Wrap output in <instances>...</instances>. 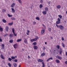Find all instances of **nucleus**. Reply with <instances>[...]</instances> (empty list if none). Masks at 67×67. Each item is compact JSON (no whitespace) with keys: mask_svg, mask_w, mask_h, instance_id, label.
<instances>
[{"mask_svg":"<svg viewBox=\"0 0 67 67\" xmlns=\"http://www.w3.org/2000/svg\"><path fill=\"white\" fill-rule=\"evenodd\" d=\"M56 25L58 28H59L60 30H63L64 29V27L63 25H58L57 24H56Z\"/></svg>","mask_w":67,"mask_h":67,"instance_id":"1","label":"nucleus"},{"mask_svg":"<svg viewBox=\"0 0 67 67\" xmlns=\"http://www.w3.org/2000/svg\"><path fill=\"white\" fill-rule=\"evenodd\" d=\"M37 62H42V64L43 65L42 67H45V64H44V62H43V60L41 59H38Z\"/></svg>","mask_w":67,"mask_h":67,"instance_id":"2","label":"nucleus"},{"mask_svg":"<svg viewBox=\"0 0 67 67\" xmlns=\"http://www.w3.org/2000/svg\"><path fill=\"white\" fill-rule=\"evenodd\" d=\"M15 30H14V29L13 28L12 29V31L13 33V34L14 36H17V35H16V34L15 33V32L14 31Z\"/></svg>","mask_w":67,"mask_h":67,"instance_id":"3","label":"nucleus"},{"mask_svg":"<svg viewBox=\"0 0 67 67\" xmlns=\"http://www.w3.org/2000/svg\"><path fill=\"white\" fill-rule=\"evenodd\" d=\"M56 58H58V59H59L60 60H61V59H62V57H60L58 55L57 56Z\"/></svg>","mask_w":67,"mask_h":67,"instance_id":"4","label":"nucleus"},{"mask_svg":"<svg viewBox=\"0 0 67 67\" xmlns=\"http://www.w3.org/2000/svg\"><path fill=\"white\" fill-rule=\"evenodd\" d=\"M14 48H18V44H15L14 45Z\"/></svg>","mask_w":67,"mask_h":67,"instance_id":"5","label":"nucleus"},{"mask_svg":"<svg viewBox=\"0 0 67 67\" xmlns=\"http://www.w3.org/2000/svg\"><path fill=\"white\" fill-rule=\"evenodd\" d=\"M36 39H31L30 40L31 42H35V41H36Z\"/></svg>","mask_w":67,"mask_h":67,"instance_id":"6","label":"nucleus"},{"mask_svg":"<svg viewBox=\"0 0 67 67\" xmlns=\"http://www.w3.org/2000/svg\"><path fill=\"white\" fill-rule=\"evenodd\" d=\"M62 52L63 50H62V49L61 48L60 49H59V53L60 55H62Z\"/></svg>","mask_w":67,"mask_h":67,"instance_id":"7","label":"nucleus"},{"mask_svg":"<svg viewBox=\"0 0 67 67\" xmlns=\"http://www.w3.org/2000/svg\"><path fill=\"white\" fill-rule=\"evenodd\" d=\"M5 30L7 31V32H8V30H9V27L8 26H7L5 27Z\"/></svg>","mask_w":67,"mask_h":67,"instance_id":"8","label":"nucleus"},{"mask_svg":"<svg viewBox=\"0 0 67 67\" xmlns=\"http://www.w3.org/2000/svg\"><path fill=\"white\" fill-rule=\"evenodd\" d=\"M44 32H45V29L42 30L41 31V34H43V33H44Z\"/></svg>","mask_w":67,"mask_h":67,"instance_id":"9","label":"nucleus"},{"mask_svg":"<svg viewBox=\"0 0 67 67\" xmlns=\"http://www.w3.org/2000/svg\"><path fill=\"white\" fill-rule=\"evenodd\" d=\"M33 47L34 49H37L38 48V47L37 46H34Z\"/></svg>","mask_w":67,"mask_h":67,"instance_id":"10","label":"nucleus"},{"mask_svg":"<svg viewBox=\"0 0 67 67\" xmlns=\"http://www.w3.org/2000/svg\"><path fill=\"white\" fill-rule=\"evenodd\" d=\"M42 13L44 15H45V14H47V12L44 10L42 12Z\"/></svg>","mask_w":67,"mask_h":67,"instance_id":"11","label":"nucleus"},{"mask_svg":"<svg viewBox=\"0 0 67 67\" xmlns=\"http://www.w3.org/2000/svg\"><path fill=\"white\" fill-rule=\"evenodd\" d=\"M60 8H61V6L59 5H58L57 6V8L58 9H60Z\"/></svg>","mask_w":67,"mask_h":67,"instance_id":"12","label":"nucleus"},{"mask_svg":"<svg viewBox=\"0 0 67 67\" xmlns=\"http://www.w3.org/2000/svg\"><path fill=\"white\" fill-rule=\"evenodd\" d=\"M10 38H12L13 37V34H9Z\"/></svg>","mask_w":67,"mask_h":67,"instance_id":"13","label":"nucleus"},{"mask_svg":"<svg viewBox=\"0 0 67 67\" xmlns=\"http://www.w3.org/2000/svg\"><path fill=\"white\" fill-rule=\"evenodd\" d=\"M24 42L25 43V44H28L27 40L26 39H25L24 40Z\"/></svg>","mask_w":67,"mask_h":67,"instance_id":"14","label":"nucleus"},{"mask_svg":"<svg viewBox=\"0 0 67 67\" xmlns=\"http://www.w3.org/2000/svg\"><path fill=\"white\" fill-rule=\"evenodd\" d=\"M15 4L14 3H13L11 5L12 8H14V6H15Z\"/></svg>","mask_w":67,"mask_h":67,"instance_id":"15","label":"nucleus"},{"mask_svg":"<svg viewBox=\"0 0 67 67\" xmlns=\"http://www.w3.org/2000/svg\"><path fill=\"white\" fill-rule=\"evenodd\" d=\"M55 62L57 63H60V61L58 59H57L55 60Z\"/></svg>","mask_w":67,"mask_h":67,"instance_id":"16","label":"nucleus"},{"mask_svg":"<svg viewBox=\"0 0 67 67\" xmlns=\"http://www.w3.org/2000/svg\"><path fill=\"white\" fill-rule=\"evenodd\" d=\"M13 24V22H12V23H10L8 24V25H12Z\"/></svg>","mask_w":67,"mask_h":67,"instance_id":"17","label":"nucleus"},{"mask_svg":"<svg viewBox=\"0 0 67 67\" xmlns=\"http://www.w3.org/2000/svg\"><path fill=\"white\" fill-rule=\"evenodd\" d=\"M58 16L60 18V19H62V17H63V16L61 15H58Z\"/></svg>","mask_w":67,"mask_h":67,"instance_id":"18","label":"nucleus"},{"mask_svg":"<svg viewBox=\"0 0 67 67\" xmlns=\"http://www.w3.org/2000/svg\"><path fill=\"white\" fill-rule=\"evenodd\" d=\"M13 65L14 66V67H17V64L15 63H14L13 64Z\"/></svg>","mask_w":67,"mask_h":67,"instance_id":"19","label":"nucleus"},{"mask_svg":"<svg viewBox=\"0 0 67 67\" xmlns=\"http://www.w3.org/2000/svg\"><path fill=\"white\" fill-rule=\"evenodd\" d=\"M11 9L12 12L13 13H15V10H14V9L13 8H12Z\"/></svg>","mask_w":67,"mask_h":67,"instance_id":"20","label":"nucleus"},{"mask_svg":"<svg viewBox=\"0 0 67 67\" xmlns=\"http://www.w3.org/2000/svg\"><path fill=\"white\" fill-rule=\"evenodd\" d=\"M44 9L45 10V11H48V8L47 7H45L44 8Z\"/></svg>","mask_w":67,"mask_h":67,"instance_id":"21","label":"nucleus"},{"mask_svg":"<svg viewBox=\"0 0 67 67\" xmlns=\"http://www.w3.org/2000/svg\"><path fill=\"white\" fill-rule=\"evenodd\" d=\"M60 21H56V24H60Z\"/></svg>","mask_w":67,"mask_h":67,"instance_id":"22","label":"nucleus"},{"mask_svg":"<svg viewBox=\"0 0 67 67\" xmlns=\"http://www.w3.org/2000/svg\"><path fill=\"white\" fill-rule=\"evenodd\" d=\"M45 55V54L44 53H43L41 54V56L42 57H43V56H44Z\"/></svg>","mask_w":67,"mask_h":67,"instance_id":"23","label":"nucleus"},{"mask_svg":"<svg viewBox=\"0 0 67 67\" xmlns=\"http://www.w3.org/2000/svg\"><path fill=\"white\" fill-rule=\"evenodd\" d=\"M22 41V39H18L17 40V42H21Z\"/></svg>","mask_w":67,"mask_h":67,"instance_id":"24","label":"nucleus"},{"mask_svg":"<svg viewBox=\"0 0 67 67\" xmlns=\"http://www.w3.org/2000/svg\"><path fill=\"white\" fill-rule=\"evenodd\" d=\"M40 8H43V5L42 4H40L39 5Z\"/></svg>","mask_w":67,"mask_h":67,"instance_id":"25","label":"nucleus"},{"mask_svg":"<svg viewBox=\"0 0 67 67\" xmlns=\"http://www.w3.org/2000/svg\"><path fill=\"white\" fill-rule=\"evenodd\" d=\"M62 46L64 48L65 47V45L64 43H63V42H62Z\"/></svg>","mask_w":67,"mask_h":67,"instance_id":"26","label":"nucleus"},{"mask_svg":"<svg viewBox=\"0 0 67 67\" xmlns=\"http://www.w3.org/2000/svg\"><path fill=\"white\" fill-rule=\"evenodd\" d=\"M2 21L4 23H6V22H7V21H6L5 19H3Z\"/></svg>","mask_w":67,"mask_h":67,"instance_id":"27","label":"nucleus"},{"mask_svg":"<svg viewBox=\"0 0 67 67\" xmlns=\"http://www.w3.org/2000/svg\"><path fill=\"white\" fill-rule=\"evenodd\" d=\"M32 44L34 45H36L37 44V43H36V42H33V43Z\"/></svg>","mask_w":67,"mask_h":67,"instance_id":"28","label":"nucleus"},{"mask_svg":"<svg viewBox=\"0 0 67 67\" xmlns=\"http://www.w3.org/2000/svg\"><path fill=\"white\" fill-rule=\"evenodd\" d=\"M11 58L12 59H15V57L13 56H12Z\"/></svg>","mask_w":67,"mask_h":67,"instance_id":"29","label":"nucleus"},{"mask_svg":"<svg viewBox=\"0 0 67 67\" xmlns=\"http://www.w3.org/2000/svg\"><path fill=\"white\" fill-rule=\"evenodd\" d=\"M0 31L1 32L3 31V28L1 27H0Z\"/></svg>","mask_w":67,"mask_h":67,"instance_id":"30","label":"nucleus"},{"mask_svg":"<svg viewBox=\"0 0 67 67\" xmlns=\"http://www.w3.org/2000/svg\"><path fill=\"white\" fill-rule=\"evenodd\" d=\"M51 30H52V29L51 28H48V30L49 32H51Z\"/></svg>","mask_w":67,"mask_h":67,"instance_id":"31","label":"nucleus"},{"mask_svg":"<svg viewBox=\"0 0 67 67\" xmlns=\"http://www.w3.org/2000/svg\"><path fill=\"white\" fill-rule=\"evenodd\" d=\"M1 58H2V59H4V57H3V55H1Z\"/></svg>","mask_w":67,"mask_h":67,"instance_id":"32","label":"nucleus"},{"mask_svg":"<svg viewBox=\"0 0 67 67\" xmlns=\"http://www.w3.org/2000/svg\"><path fill=\"white\" fill-rule=\"evenodd\" d=\"M57 47L58 49H59L60 48V47L58 45L57 46Z\"/></svg>","mask_w":67,"mask_h":67,"instance_id":"33","label":"nucleus"},{"mask_svg":"<svg viewBox=\"0 0 67 67\" xmlns=\"http://www.w3.org/2000/svg\"><path fill=\"white\" fill-rule=\"evenodd\" d=\"M5 11H6V10L5 9H3L2 10V12H5Z\"/></svg>","mask_w":67,"mask_h":67,"instance_id":"34","label":"nucleus"},{"mask_svg":"<svg viewBox=\"0 0 67 67\" xmlns=\"http://www.w3.org/2000/svg\"><path fill=\"white\" fill-rule=\"evenodd\" d=\"M8 59L9 61V62H10V61H11V60H12V59H11V58H8Z\"/></svg>","mask_w":67,"mask_h":67,"instance_id":"35","label":"nucleus"},{"mask_svg":"<svg viewBox=\"0 0 67 67\" xmlns=\"http://www.w3.org/2000/svg\"><path fill=\"white\" fill-rule=\"evenodd\" d=\"M36 20H40V18L38 17H37L36 18Z\"/></svg>","mask_w":67,"mask_h":67,"instance_id":"36","label":"nucleus"},{"mask_svg":"<svg viewBox=\"0 0 67 67\" xmlns=\"http://www.w3.org/2000/svg\"><path fill=\"white\" fill-rule=\"evenodd\" d=\"M13 42V40H10L9 41V42L10 43H12Z\"/></svg>","mask_w":67,"mask_h":67,"instance_id":"37","label":"nucleus"},{"mask_svg":"<svg viewBox=\"0 0 67 67\" xmlns=\"http://www.w3.org/2000/svg\"><path fill=\"white\" fill-rule=\"evenodd\" d=\"M8 17H12V15H10L9 14H8Z\"/></svg>","mask_w":67,"mask_h":67,"instance_id":"38","label":"nucleus"},{"mask_svg":"<svg viewBox=\"0 0 67 67\" xmlns=\"http://www.w3.org/2000/svg\"><path fill=\"white\" fill-rule=\"evenodd\" d=\"M11 19L13 20H15V18L14 17H12L11 18Z\"/></svg>","mask_w":67,"mask_h":67,"instance_id":"39","label":"nucleus"},{"mask_svg":"<svg viewBox=\"0 0 67 67\" xmlns=\"http://www.w3.org/2000/svg\"><path fill=\"white\" fill-rule=\"evenodd\" d=\"M8 65L10 67H11V64L10 63H9L8 64Z\"/></svg>","mask_w":67,"mask_h":67,"instance_id":"40","label":"nucleus"},{"mask_svg":"<svg viewBox=\"0 0 67 67\" xmlns=\"http://www.w3.org/2000/svg\"><path fill=\"white\" fill-rule=\"evenodd\" d=\"M2 46L3 48L4 47V44H2Z\"/></svg>","mask_w":67,"mask_h":67,"instance_id":"41","label":"nucleus"},{"mask_svg":"<svg viewBox=\"0 0 67 67\" xmlns=\"http://www.w3.org/2000/svg\"><path fill=\"white\" fill-rule=\"evenodd\" d=\"M9 36V34H6L5 35H4V37H5V36Z\"/></svg>","mask_w":67,"mask_h":67,"instance_id":"42","label":"nucleus"},{"mask_svg":"<svg viewBox=\"0 0 67 67\" xmlns=\"http://www.w3.org/2000/svg\"><path fill=\"white\" fill-rule=\"evenodd\" d=\"M14 61L15 62H18V59H15L14 60Z\"/></svg>","mask_w":67,"mask_h":67,"instance_id":"43","label":"nucleus"},{"mask_svg":"<svg viewBox=\"0 0 67 67\" xmlns=\"http://www.w3.org/2000/svg\"><path fill=\"white\" fill-rule=\"evenodd\" d=\"M57 20L58 21H60V18H58Z\"/></svg>","mask_w":67,"mask_h":67,"instance_id":"44","label":"nucleus"},{"mask_svg":"<svg viewBox=\"0 0 67 67\" xmlns=\"http://www.w3.org/2000/svg\"><path fill=\"white\" fill-rule=\"evenodd\" d=\"M33 24L34 25H35V24H36V23L35 21H34L33 22Z\"/></svg>","mask_w":67,"mask_h":67,"instance_id":"45","label":"nucleus"},{"mask_svg":"<svg viewBox=\"0 0 67 67\" xmlns=\"http://www.w3.org/2000/svg\"><path fill=\"white\" fill-rule=\"evenodd\" d=\"M38 39V37H36V38H35V39H36V41L37 40V39Z\"/></svg>","mask_w":67,"mask_h":67,"instance_id":"46","label":"nucleus"},{"mask_svg":"<svg viewBox=\"0 0 67 67\" xmlns=\"http://www.w3.org/2000/svg\"><path fill=\"white\" fill-rule=\"evenodd\" d=\"M18 1L20 3H21H21H22V2L21 1V0H19Z\"/></svg>","mask_w":67,"mask_h":67,"instance_id":"47","label":"nucleus"},{"mask_svg":"<svg viewBox=\"0 0 67 67\" xmlns=\"http://www.w3.org/2000/svg\"><path fill=\"white\" fill-rule=\"evenodd\" d=\"M49 58V59L50 60V59H51V60H53V57H52Z\"/></svg>","mask_w":67,"mask_h":67,"instance_id":"48","label":"nucleus"},{"mask_svg":"<svg viewBox=\"0 0 67 67\" xmlns=\"http://www.w3.org/2000/svg\"><path fill=\"white\" fill-rule=\"evenodd\" d=\"M1 38V37H0V42H2V39Z\"/></svg>","mask_w":67,"mask_h":67,"instance_id":"49","label":"nucleus"},{"mask_svg":"<svg viewBox=\"0 0 67 67\" xmlns=\"http://www.w3.org/2000/svg\"><path fill=\"white\" fill-rule=\"evenodd\" d=\"M40 2H41V3H43V0H40Z\"/></svg>","mask_w":67,"mask_h":67,"instance_id":"50","label":"nucleus"},{"mask_svg":"<svg viewBox=\"0 0 67 67\" xmlns=\"http://www.w3.org/2000/svg\"><path fill=\"white\" fill-rule=\"evenodd\" d=\"M43 50L44 51V50H45V49H46V48H45V47H43Z\"/></svg>","mask_w":67,"mask_h":67,"instance_id":"51","label":"nucleus"},{"mask_svg":"<svg viewBox=\"0 0 67 67\" xmlns=\"http://www.w3.org/2000/svg\"><path fill=\"white\" fill-rule=\"evenodd\" d=\"M62 41H64V37H62Z\"/></svg>","mask_w":67,"mask_h":67,"instance_id":"52","label":"nucleus"},{"mask_svg":"<svg viewBox=\"0 0 67 67\" xmlns=\"http://www.w3.org/2000/svg\"><path fill=\"white\" fill-rule=\"evenodd\" d=\"M49 58L48 59H47V62H48L49 60Z\"/></svg>","mask_w":67,"mask_h":67,"instance_id":"53","label":"nucleus"},{"mask_svg":"<svg viewBox=\"0 0 67 67\" xmlns=\"http://www.w3.org/2000/svg\"><path fill=\"white\" fill-rule=\"evenodd\" d=\"M65 64L67 65V61H66L65 62Z\"/></svg>","mask_w":67,"mask_h":67,"instance_id":"54","label":"nucleus"},{"mask_svg":"<svg viewBox=\"0 0 67 67\" xmlns=\"http://www.w3.org/2000/svg\"><path fill=\"white\" fill-rule=\"evenodd\" d=\"M51 39H53V37L52 36H51Z\"/></svg>","mask_w":67,"mask_h":67,"instance_id":"55","label":"nucleus"},{"mask_svg":"<svg viewBox=\"0 0 67 67\" xmlns=\"http://www.w3.org/2000/svg\"><path fill=\"white\" fill-rule=\"evenodd\" d=\"M42 25L44 27H45V25H44V24H42Z\"/></svg>","mask_w":67,"mask_h":67,"instance_id":"56","label":"nucleus"},{"mask_svg":"<svg viewBox=\"0 0 67 67\" xmlns=\"http://www.w3.org/2000/svg\"><path fill=\"white\" fill-rule=\"evenodd\" d=\"M18 67H21V65H18Z\"/></svg>","mask_w":67,"mask_h":67,"instance_id":"57","label":"nucleus"},{"mask_svg":"<svg viewBox=\"0 0 67 67\" xmlns=\"http://www.w3.org/2000/svg\"><path fill=\"white\" fill-rule=\"evenodd\" d=\"M27 32H28V33H30V31H29V30H28V31H27Z\"/></svg>","mask_w":67,"mask_h":67,"instance_id":"58","label":"nucleus"},{"mask_svg":"<svg viewBox=\"0 0 67 67\" xmlns=\"http://www.w3.org/2000/svg\"><path fill=\"white\" fill-rule=\"evenodd\" d=\"M50 2H48V3L49 4H51Z\"/></svg>","mask_w":67,"mask_h":67,"instance_id":"59","label":"nucleus"},{"mask_svg":"<svg viewBox=\"0 0 67 67\" xmlns=\"http://www.w3.org/2000/svg\"><path fill=\"white\" fill-rule=\"evenodd\" d=\"M26 34L27 35H29V33H27Z\"/></svg>","mask_w":67,"mask_h":67,"instance_id":"60","label":"nucleus"},{"mask_svg":"<svg viewBox=\"0 0 67 67\" xmlns=\"http://www.w3.org/2000/svg\"><path fill=\"white\" fill-rule=\"evenodd\" d=\"M45 44H47V42H45Z\"/></svg>","mask_w":67,"mask_h":67,"instance_id":"61","label":"nucleus"},{"mask_svg":"<svg viewBox=\"0 0 67 67\" xmlns=\"http://www.w3.org/2000/svg\"><path fill=\"white\" fill-rule=\"evenodd\" d=\"M23 20L24 21H25V20H24V19H23Z\"/></svg>","mask_w":67,"mask_h":67,"instance_id":"62","label":"nucleus"},{"mask_svg":"<svg viewBox=\"0 0 67 67\" xmlns=\"http://www.w3.org/2000/svg\"><path fill=\"white\" fill-rule=\"evenodd\" d=\"M15 58H16V57H17V56H15Z\"/></svg>","mask_w":67,"mask_h":67,"instance_id":"63","label":"nucleus"},{"mask_svg":"<svg viewBox=\"0 0 67 67\" xmlns=\"http://www.w3.org/2000/svg\"><path fill=\"white\" fill-rule=\"evenodd\" d=\"M28 57H29V58H30V56H28Z\"/></svg>","mask_w":67,"mask_h":67,"instance_id":"64","label":"nucleus"}]
</instances>
